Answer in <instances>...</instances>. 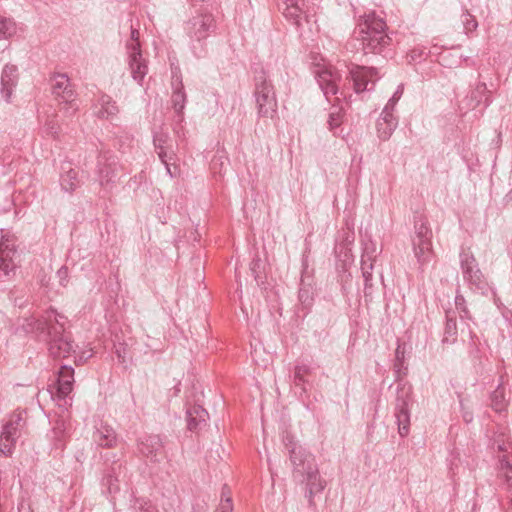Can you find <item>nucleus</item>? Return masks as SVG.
I'll use <instances>...</instances> for the list:
<instances>
[{
  "mask_svg": "<svg viewBox=\"0 0 512 512\" xmlns=\"http://www.w3.org/2000/svg\"><path fill=\"white\" fill-rule=\"evenodd\" d=\"M397 121H390V123L385 121L377 122V133L378 137L382 140H388L393 134L394 130L397 127Z\"/></svg>",
  "mask_w": 512,
  "mask_h": 512,
  "instance_id": "30",
  "label": "nucleus"
},
{
  "mask_svg": "<svg viewBox=\"0 0 512 512\" xmlns=\"http://www.w3.org/2000/svg\"><path fill=\"white\" fill-rule=\"evenodd\" d=\"M459 404L463 420L466 423H471L473 421V411L471 402L467 398L461 397L459 399Z\"/></svg>",
  "mask_w": 512,
  "mask_h": 512,
  "instance_id": "33",
  "label": "nucleus"
},
{
  "mask_svg": "<svg viewBox=\"0 0 512 512\" xmlns=\"http://www.w3.org/2000/svg\"><path fill=\"white\" fill-rule=\"evenodd\" d=\"M342 117H343L342 109L333 106L332 110L329 113V118H328V125H329L330 130H334L335 128L340 126Z\"/></svg>",
  "mask_w": 512,
  "mask_h": 512,
  "instance_id": "34",
  "label": "nucleus"
},
{
  "mask_svg": "<svg viewBox=\"0 0 512 512\" xmlns=\"http://www.w3.org/2000/svg\"><path fill=\"white\" fill-rule=\"evenodd\" d=\"M16 33L15 22L6 17L0 16V40L8 39Z\"/></svg>",
  "mask_w": 512,
  "mask_h": 512,
  "instance_id": "29",
  "label": "nucleus"
},
{
  "mask_svg": "<svg viewBox=\"0 0 512 512\" xmlns=\"http://www.w3.org/2000/svg\"><path fill=\"white\" fill-rule=\"evenodd\" d=\"M279 7L282 10L284 17L287 20L292 21L298 27L300 26L303 16L305 18L308 17L307 11L304 9V0H282Z\"/></svg>",
  "mask_w": 512,
  "mask_h": 512,
  "instance_id": "15",
  "label": "nucleus"
},
{
  "mask_svg": "<svg viewBox=\"0 0 512 512\" xmlns=\"http://www.w3.org/2000/svg\"><path fill=\"white\" fill-rule=\"evenodd\" d=\"M393 111H390V110H386V111H382L381 113V117L379 118L378 121H385V122H388L390 123V121H397V119L394 117Z\"/></svg>",
  "mask_w": 512,
  "mask_h": 512,
  "instance_id": "49",
  "label": "nucleus"
},
{
  "mask_svg": "<svg viewBox=\"0 0 512 512\" xmlns=\"http://www.w3.org/2000/svg\"><path fill=\"white\" fill-rule=\"evenodd\" d=\"M215 28L214 16L203 9L195 13L185 23V32L191 40L201 41L206 39Z\"/></svg>",
  "mask_w": 512,
  "mask_h": 512,
  "instance_id": "7",
  "label": "nucleus"
},
{
  "mask_svg": "<svg viewBox=\"0 0 512 512\" xmlns=\"http://www.w3.org/2000/svg\"><path fill=\"white\" fill-rule=\"evenodd\" d=\"M315 74L317 82L327 99H329L330 95L337 94L341 75L335 68L332 66H319Z\"/></svg>",
  "mask_w": 512,
  "mask_h": 512,
  "instance_id": "10",
  "label": "nucleus"
},
{
  "mask_svg": "<svg viewBox=\"0 0 512 512\" xmlns=\"http://www.w3.org/2000/svg\"><path fill=\"white\" fill-rule=\"evenodd\" d=\"M460 265L463 278L471 288L484 291L487 284L474 256L469 252H462Z\"/></svg>",
  "mask_w": 512,
  "mask_h": 512,
  "instance_id": "8",
  "label": "nucleus"
},
{
  "mask_svg": "<svg viewBox=\"0 0 512 512\" xmlns=\"http://www.w3.org/2000/svg\"><path fill=\"white\" fill-rule=\"evenodd\" d=\"M66 317L55 310H47L36 319L26 318L22 328L27 333L44 334L48 339V350L54 359H64L76 353V349L68 334L65 333Z\"/></svg>",
  "mask_w": 512,
  "mask_h": 512,
  "instance_id": "1",
  "label": "nucleus"
},
{
  "mask_svg": "<svg viewBox=\"0 0 512 512\" xmlns=\"http://www.w3.org/2000/svg\"><path fill=\"white\" fill-rule=\"evenodd\" d=\"M100 108L96 112L97 116L104 119H109L118 113V107L112 98L108 95H103L99 99Z\"/></svg>",
  "mask_w": 512,
  "mask_h": 512,
  "instance_id": "25",
  "label": "nucleus"
},
{
  "mask_svg": "<svg viewBox=\"0 0 512 512\" xmlns=\"http://www.w3.org/2000/svg\"><path fill=\"white\" fill-rule=\"evenodd\" d=\"M18 512H33V511L31 510L29 503L22 501L19 504Z\"/></svg>",
  "mask_w": 512,
  "mask_h": 512,
  "instance_id": "53",
  "label": "nucleus"
},
{
  "mask_svg": "<svg viewBox=\"0 0 512 512\" xmlns=\"http://www.w3.org/2000/svg\"><path fill=\"white\" fill-rule=\"evenodd\" d=\"M462 23L466 32L474 31L478 25L475 18L468 12L462 14Z\"/></svg>",
  "mask_w": 512,
  "mask_h": 512,
  "instance_id": "41",
  "label": "nucleus"
},
{
  "mask_svg": "<svg viewBox=\"0 0 512 512\" xmlns=\"http://www.w3.org/2000/svg\"><path fill=\"white\" fill-rule=\"evenodd\" d=\"M456 331H457V328H456L455 320L448 318L447 322H446L445 337H444L443 341H446V342L450 341L449 337H454L456 335Z\"/></svg>",
  "mask_w": 512,
  "mask_h": 512,
  "instance_id": "44",
  "label": "nucleus"
},
{
  "mask_svg": "<svg viewBox=\"0 0 512 512\" xmlns=\"http://www.w3.org/2000/svg\"><path fill=\"white\" fill-rule=\"evenodd\" d=\"M174 155L173 153L167 154V157H165V160H161L162 163L165 165L167 173L170 177H175L178 173L177 167L175 166L173 169L171 168V160L173 159Z\"/></svg>",
  "mask_w": 512,
  "mask_h": 512,
  "instance_id": "45",
  "label": "nucleus"
},
{
  "mask_svg": "<svg viewBox=\"0 0 512 512\" xmlns=\"http://www.w3.org/2000/svg\"><path fill=\"white\" fill-rule=\"evenodd\" d=\"M378 254L377 245L372 240L364 243L363 254L361 257V264L371 263L374 264Z\"/></svg>",
  "mask_w": 512,
  "mask_h": 512,
  "instance_id": "28",
  "label": "nucleus"
},
{
  "mask_svg": "<svg viewBox=\"0 0 512 512\" xmlns=\"http://www.w3.org/2000/svg\"><path fill=\"white\" fill-rule=\"evenodd\" d=\"M128 67L134 81L139 85H143L145 76L148 73L147 61L142 57L141 52L127 53Z\"/></svg>",
  "mask_w": 512,
  "mask_h": 512,
  "instance_id": "16",
  "label": "nucleus"
},
{
  "mask_svg": "<svg viewBox=\"0 0 512 512\" xmlns=\"http://www.w3.org/2000/svg\"><path fill=\"white\" fill-rule=\"evenodd\" d=\"M52 92L63 105L65 113L69 116L74 115L79 105L73 86L66 74H56L52 79Z\"/></svg>",
  "mask_w": 512,
  "mask_h": 512,
  "instance_id": "6",
  "label": "nucleus"
},
{
  "mask_svg": "<svg viewBox=\"0 0 512 512\" xmlns=\"http://www.w3.org/2000/svg\"><path fill=\"white\" fill-rule=\"evenodd\" d=\"M310 373V367L308 365L302 364L297 365L294 369V378L293 382L296 386H299L305 391V376Z\"/></svg>",
  "mask_w": 512,
  "mask_h": 512,
  "instance_id": "31",
  "label": "nucleus"
},
{
  "mask_svg": "<svg viewBox=\"0 0 512 512\" xmlns=\"http://www.w3.org/2000/svg\"><path fill=\"white\" fill-rule=\"evenodd\" d=\"M63 174L61 175V186L62 189L66 192H73L78 187H80L82 183V178L79 177V172L74 168L70 167H62Z\"/></svg>",
  "mask_w": 512,
  "mask_h": 512,
  "instance_id": "21",
  "label": "nucleus"
},
{
  "mask_svg": "<svg viewBox=\"0 0 512 512\" xmlns=\"http://www.w3.org/2000/svg\"><path fill=\"white\" fill-rule=\"evenodd\" d=\"M502 476L506 483L512 487V468H509L507 471L503 472Z\"/></svg>",
  "mask_w": 512,
  "mask_h": 512,
  "instance_id": "52",
  "label": "nucleus"
},
{
  "mask_svg": "<svg viewBox=\"0 0 512 512\" xmlns=\"http://www.w3.org/2000/svg\"><path fill=\"white\" fill-rule=\"evenodd\" d=\"M74 382V370L71 366L63 365L58 374L57 379V399L63 401L59 406H68L70 403L67 400L68 395L71 393Z\"/></svg>",
  "mask_w": 512,
  "mask_h": 512,
  "instance_id": "12",
  "label": "nucleus"
},
{
  "mask_svg": "<svg viewBox=\"0 0 512 512\" xmlns=\"http://www.w3.org/2000/svg\"><path fill=\"white\" fill-rule=\"evenodd\" d=\"M254 97L259 116L272 118L277 111V99L274 87L265 72L255 77Z\"/></svg>",
  "mask_w": 512,
  "mask_h": 512,
  "instance_id": "5",
  "label": "nucleus"
},
{
  "mask_svg": "<svg viewBox=\"0 0 512 512\" xmlns=\"http://www.w3.org/2000/svg\"><path fill=\"white\" fill-rule=\"evenodd\" d=\"M173 86L172 105L179 117V121H182V113L186 102L184 87L181 80H179L176 84H173Z\"/></svg>",
  "mask_w": 512,
  "mask_h": 512,
  "instance_id": "23",
  "label": "nucleus"
},
{
  "mask_svg": "<svg viewBox=\"0 0 512 512\" xmlns=\"http://www.w3.org/2000/svg\"><path fill=\"white\" fill-rule=\"evenodd\" d=\"M18 73L15 65H5L1 74V94L9 102L17 85Z\"/></svg>",
  "mask_w": 512,
  "mask_h": 512,
  "instance_id": "18",
  "label": "nucleus"
},
{
  "mask_svg": "<svg viewBox=\"0 0 512 512\" xmlns=\"http://www.w3.org/2000/svg\"><path fill=\"white\" fill-rule=\"evenodd\" d=\"M19 267L15 235L6 233L0 240V282L12 281Z\"/></svg>",
  "mask_w": 512,
  "mask_h": 512,
  "instance_id": "4",
  "label": "nucleus"
},
{
  "mask_svg": "<svg viewBox=\"0 0 512 512\" xmlns=\"http://www.w3.org/2000/svg\"><path fill=\"white\" fill-rule=\"evenodd\" d=\"M415 235L412 239L413 242L431 241V230L428 227L427 221L423 218H419L415 221Z\"/></svg>",
  "mask_w": 512,
  "mask_h": 512,
  "instance_id": "26",
  "label": "nucleus"
},
{
  "mask_svg": "<svg viewBox=\"0 0 512 512\" xmlns=\"http://www.w3.org/2000/svg\"><path fill=\"white\" fill-rule=\"evenodd\" d=\"M67 428H68V425H67L66 420L64 418L58 419L55 422V425L53 427V434H54V437L56 438V440L58 442L56 444L57 447H61L62 446L61 441H62V439L64 438V436L66 434Z\"/></svg>",
  "mask_w": 512,
  "mask_h": 512,
  "instance_id": "32",
  "label": "nucleus"
},
{
  "mask_svg": "<svg viewBox=\"0 0 512 512\" xmlns=\"http://www.w3.org/2000/svg\"><path fill=\"white\" fill-rule=\"evenodd\" d=\"M490 93L491 91L488 90L485 83H478L471 91L470 95L461 101V110L475 109L480 104H483L485 107L488 106L491 102Z\"/></svg>",
  "mask_w": 512,
  "mask_h": 512,
  "instance_id": "14",
  "label": "nucleus"
},
{
  "mask_svg": "<svg viewBox=\"0 0 512 512\" xmlns=\"http://www.w3.org/2000/svg\"><path fill=\"white\" fill-rule=\"evenodd\" d=\"M166 139L167 135L163 133L154 136V145L161 160H165V157H167L168 154L164 146Z\"/></svg>",
  "mask_w": 512,
  "mask_h": 512,
  "instance_id": "35",
  "label": "nucleus"
},
{
  "mask_svg": "<svg viewBox=\"0 0 512 512\" xmlns=\"http://www.w3.org/2000/svg\"><path fill=\"white\" fill-rule=\"evenodd\" d=\"M127 53L141 52L139 43V31L132 28L130 40L126 44Z\"/></svg>",
  "mask_w": 512,
  "mask_h": 512,
  "instance_id": "37",
  "label": "nucleus"
},
{
  "mask_svg": "<svg viewBox=\"0 0 512 512\" xmlns=\"http://www.w3.org/2000/svg\"><path fill=\"white\" fill-rule=\"evenodd\" d=\"M92 350L91 349H88V350H82V351H79L75 354H73L74 358H75V363H83L85 362L87 359H89L90 357H92Z\"/></svg>",
  "mask_w": 512,
  "mask_h": 512,
  "instance_id": "47",
  "label": "nucleus"
},
{
  "mask_svg": "<svg viewBox=\"0 0 512 512\" xmlns=\"http://www.w3.org/2000/svg\"><path fill=\"white\" fill-rule=\"evenodd\" d=\"M208 418L207 411L201 406H193L187 411V423L189 430H197L202 424L205 425Z\"/></svg>",
  "mask_w": 512,
  "mask_h": 512,
  "instance_id": "22",
  "label": "nucleus"
},
{
  "mask_svg": "<svg viewBox=\"0 0 512 512\" xmlns=\"http://www.w3.org/2000/svg\"><path fill=\"white\" fill-rule=\"evenodd\" d=\"M386 29V23L381 16L375 12L364 14L359 18L347 48L351 52L361 51L363 54L379 53L390 42Z\"/></svg>",
  "mask_w": 512,
  "mask_h": 512,
  "instance_id": "2",
  "label": "nucleus"
},
{
  "mask_svg": "<svg viewBox=\"0 0 512 512\" xmlns=\"http://www.w3.org/2000/svg\"><path fill=\"white\" fill-rule=\"evenodd\" d=\"M500 465H501V470L502 472H505L507 471L509 468H512L510 463L505 459L503 458L501 461H500Z\"/></svg>",
  "mask_w": 512,
  "mask_h": 512,
  "instance_id": "54",
  "label": "nucleus"
},
{
  "mask_svg": "<svg viewBox=\"0 0 512 512\" xmlns=\"http://www.w3.org/2000/svg\"><path fill=\"white\" fill-rule=\"evenodd\" d=\"M504 388L499 385L491 394V406L496 412H502L506 408Z\"/></svg>",
  "mask_w": 512,
  "mask_h": 512,
  "instance_id": "27",
  "label": "nucleus"
},
{
  "mask_svg": "<svg viewBox=\"0 0 512 512\" xmlns=\"http://www.w3.org/2000/svg\"><path fill=\"white\" fill-rule=\"evenodd\" d=\"M45 133L52 137L58 136L59 133V125L54 118L48 119L44 126Z\"/></svg>",
  "mask_w": 512,
  "mask_h": 512,
  "instance_id": "42",
  "label": "nucleus"
},
{
  "mask_svg": "<svg viewBox=\"0 0 512 512\" xmlns=\"http://www.w3.org/2000/svg\"><path fill=\"white\" fill-rule=\"evenodd\" d=\"M455 305H456V309L458 310L461 318H467V319L471 318L469 310L466 307L465 299L462 295H460V294L456 295Z\"/></svg>",
  "mask_w": 512,
  "mask_h": 512,
  "instance_id": "38",
  "label": "nucleus"
},
{
  "mask_svg": "<svg viewBox=\"0 0 512 512\" xmlns=\"http://www.w3.org/2000/svg\"><path fill=\"white\" fill-rule=\"evenodd\" d=\"M373 265L374 264L371 263L361 264L362 275L365 281V290L371 286L370 281L372 279Z\"/></svg>",
  "mask_w": 512,
  "mask_h": 512,
  "instance_id": "43",
  "label": "nucleus"
},
{
  "mask_svg": "<svg viewBox=\"0 0 512 512\" xmlns=\"http://www.w3.org/2000/svg\"><path fill=\"white\" fill-rule=\"evenodd\" d=\"M135 509L137 512H157L156 507L144 499H137L135 502Z\"/></svg>",
  "mask_w": 512,
  "mask_h": 512,
  "instance_id": "40",
  "label": "nucleus"
},
{
  "mask_svg": "<svg viewBox=\"0 0 512 512\" xmlns=\"http://www.w3.org/2000/svg\"><path fill=\"white\" fill-rule=\"evenodd\" d=\"M138 451L151 462H159L164 458L163 444L157 435L141 438L138 442Z\"/></svg>",
  "mask_w": 512,
  "mask_h": 512,
  "instance_id": "11",
  "label": "nucleus"
},
{
  "mask_svg": "<svg viewBox=\"0 0 512 512\" xmlns=\"http://www.w3.org/2000/svg\"><path fill=\"white\" fill-rule=\"evenodd\" d=\"M23 419L22 412L15 413L3 426L0 435V452L2 454L9 455L12 453L16 440L20 435Z\"/></svg>",
  "mask_w": 512,
  "mask_h": 512,
  "instance_id": "9",
  "label": "nucleus"
},
{
  "mask_svg": "<svg viewBox=\"0 0 512 512\" xmlns=\"http://www.w3.org/2000/svg\"><path fill=\"white\" fill-rule=\"evenodd\" d=\"M350 76L353 81L354 90L357 93L370 90L368 87L370 82L379 78L376 69L364 66H356L350 70Z\"/></svg>",
  "mask_w": 512,
  "mask_h": 512,
  "instance_id": "13",
  "label": "nucleus"
},
{
  "mask_svg": "<svg viewBox=\"0 0 512 512\" xmlns=\"http://www.w3.org/2000/svg\"><path fill=\"white\" fill-rule=\"evenodd\" d=\"M395 417L400 436L406 437L409 434L410 413L408 408V400L405 397L399 396L397 398Z\"/></svg>",
  "mask_w": 512,
  "mask_h": 512,
  "instance_id": "19",
  "label": "nucleus"
},
{
  "mask_svg": "<svg viewBox=\"0 0 512 512\" xmlns=\"http://www.w3.org/2000/svg\"><path fill=\"white\" fill-rule=\"evenodd\" d=\"M403 93V87L399 86L392 97H396L397 101L400 99L401 95Z\"/></svg>",
  "mask_w": 512,
  "mask_h": 512,
  "instance_id": "55",
  "label": "nucleus"
},
{
  "mask_svg": "<svg viewBox=\"0 0 512 512\" xmlns=\"http://www.w3.org/2000/svg\"><path fill=\"white\" fill-rule=\"evenodd\" d=\"M233 504L230 492L225 487L222 491V499L216 512H232Z\"/></svg>",
  "mask_w": 512,
  "mask_h": 512,
  "instance_id": "36",
  "label": "nucleus"
},
{
  "mask_svg": "<svg viewBox=\"0 0 512 512\" xmlns=\"http://www.w3.org/2000/svg\"><path fill=\"white\" fill-rule=\"evenodd\" d=\"M103 485L107 487V490L110 494L115 493L119 490L118 478L111 474L107 475L103 479Z\"/></svg>",
  "mask_w": 512,
  "mask_h": 512,
  "instance_id": "39",
  "label": "nucleus"
},
{
  "mask_svg": "<svg viewBox=\"0 0 512 512\" xmlns=\"http://www.w3.org/2000/svg\"><path fill=\"white\" fill-rule=\"evenodd\" d=\"M119 165L113 159H105V162L102 160L99 161V183L101 186L106 187L111 183H114L118 177Z\"/></svg>",
  "mask_w": 512,
  "mask_h": 512,
  "instance_id": "20",
  "label": "nucleus"
},
{
  "mask_svg": "<svg viewBox=\"0 0 512 512\" xmlns=\"http://www.w3.org/2000/svg\"><path fill=\"white\" fill-rule=\"evenodd\" d=\"M299 300L305 304L310 305L312 301L311 291L310 288L301 287L299 290Z\"/></svg>",
  "mask_w": 512,
  "mask_h": 512,
  "instance_id": "46",
  "label": "nucleus"
},
{
  "mask_svg": "<svg viewBox=\"0 0 512 512\" xmlns=\"http://www.w3.org/2000/svg\"><path fill=\"white\" fill-rule=\"evenodd\" d=\"M396 103H397V98H396V97H391V98L388 100V102H387V104L385 105V107H384V109H383V110H384V111H386V110L393 111V110H394V107H395V105H396Z\"/></svg>",
  "mask_w": 512,
  "mask_h": 512,
  "instance_id": "51",
  "label": "nucleus"
},
{
  "mask_svg": "<svg viewBox=\"0 0 512 512\" xmlns=\"http://www.w3.org/2000/svg\"><path fill=\"white\" fill-rule=\"evenodd\" d=\"M415 257L420 265L427 264L432 258L431 241L413 242Z\"/></svg>",
  "mask_w": 512,
  "mask_h": 512,
  "instance_id": "24",
  "label": "nucleus"
},
{
  "mask_svg": "<svg viewBox=\"0 0 512 512\" xmlns=\"http://www.w3.org/2000/svg\"><path fill=\"white\" fill-rule=\"evenodd\" d=\"M260 266H261V260L259 258H254L250 264V270L256 280L259 278L258 270L260 269Z\"/></svg>",
  "mask_w": 512,
  "mask_h": 512,
  "instance_id": "48",
  "label": "nucleus"
},
{
  "mask_svg": "<svg viewBox=\"0 0 512 512\" xmlns=\"http://www.w3.org/2000/svg\"><path fill=\"white\" fill-rule=\"evenodd\" d=\"M57 276H58V278H59V280H60V283H61L62 285H65V284H64V280H66V278H67V276H68V270H67V268H65V267L60 268V269L57 271Z\"/></svg>",
  "mask_w": 512,
  "mask_h": 512,
  "instance_id": "50",
  "label": "nucleus"
},
{
  "mask_svg": "<svg viewBox=\"0 0 512 512\" xmlns=\"http://www.w3.org/2000/svg\"><path fill=\"white\" fill-rule=\"evenodd\" d=\"M283 443L288 449L293 464V477L306 484L309 503L313 504V496L321 493L326 482L321 478L315 458L304 448L297 445L293 436L286 434Z\"/></svg>",
  "mask_w": 512,
  "mask_h": 512,
  "instance_id": "3",
  "label": "nucleus"
},
{
  "mask_svg": "<svg viewBox=\"0 0 512 512\" xmlns=\"http://www.w3.org/2000/svg\"><path fill=\"white\" fill-rule=\"evenodd\" d=\"M212 165H213V166H212V169H215L216 159H214V160H213Z\"/></svg>",
  "mask_w": 512,
  "mask_h": 512,
  "instance_id": "56",
  "label": "nucleus"
},
{
  "mask_svg": "<svg viewBox=\"0 0 512 512\" xmlns=\"http://www.w3.org/2000/svg\"><path fill=\"white\" fill-rule=\"evenodd\" d=\"M93 441L100 447L113 448L117 445V435L115 430L106 423L101 422L96 426L93 433Z\"/></svg>",
  "mask_w": 512,
  "mask_h": 512,
  "instance_id": "17",
  "label": "nucleus"
}]
</instances>
